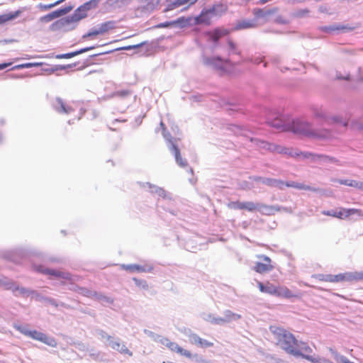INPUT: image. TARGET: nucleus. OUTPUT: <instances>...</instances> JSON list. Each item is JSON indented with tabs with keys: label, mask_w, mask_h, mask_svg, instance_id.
<instances>
[{
	"label": "nucleus",
	"mask_w": 363,
	"mask_h": 363,
	"mask_svg": "<svg viewBox=\"0 0 363 363\" xmlns=\"http://www.w3.org/2000/svg\"><path fill=\"white\" fill-rule=\"evenodd\" d=\"M172 150L174 152L175 159H176L177 164L183 167L187 166L186 160L182 158V157L180 155L179 149L178 148V147L176 145L172 144Z\"/></svg>",
	"instance_id": "nucleus-22"
},
{
	"label": "nucleus",
	"mask_w": 363,
	"mask_h": 363,
	"mask_svg": "<svg viewBox=\"0 0 363 363\" xmlns=\"http://www.w3.org/2000/svg\"><path fill=\"white\" fill-rule=\"evenodd\" d=\"M22 13V11L18 10L15 12L0 15V25L7 21L15 19L18 17Z\"/></svg>",
	"instance_id": "nucleus-20"
},
{
	"label": "nucleus",
	"mask_w": 363,
	"mask_h": 363,
	"mask_svg": "<svg viewBox=\"0 0 363 363\" xmlns=\"http://www.w3.org/2000/svg\"><path fill=\"white\" fill-rule=\"evenodd\" d=\"M285 185L288 187H293L297 189H303V190H308V191H315L316 189L314 188H312L309 186L301 184V183H296V182H291V183H286Z\"/></svg>",
	"instance_id": "nucleus-27"
},
{
	"label": "nucleus",
	"mask_w": 363,
	"mask_h": 363,
	"mask_svg": "<svg viewBox=\"0 0 363 363\" xmlns=\"http://www.w3.org/2000/svg\"><path fill=\"white\" fill-rule=\"evenodd\" d=\"M256 27V23L252 20L244 19L239 21L235 27L237 30L252 28Z\"/></svg>",
	"instance_id": "nucleus-23"
},
{
	"label": "nucleus",
	"mask_w": 363,
	"mask_h": 363,
	"mask_svg": "<svg viewBox=\"0 0 363 363\" xmlns=\"http://www.w3.org/2000/svg\"><path fill=\"white\" fill-rule=\"evenodd\" d=\"M138 47H139V45L133 46V48H138ZM130 48H132V47L128 46V47L125 48L124 49L125 50H130Z\"/></svg>",
	"instance_id": "nucleus-57"
},
{
	"label": "nucleus",
	"mask_w": 363,
	"mask_h": 363,
	"mask_svg": "<svg viewBox=\"0 0 363 363\" xmlns=\"http://www.w3.org/2000/svg\"><path fill=\"white\" fill-rule=\"evenodd\" d=\"M77 55H78L77 51H75V52H69V53H66V54H62V55H58L57 58H60V59H68V58L73 57H74V56H76Z\"/></svg>",
	"instance_id": "nucleus-39"
},
{
	"label": "nucleus",
	"mask_w": 363,
	"mask_h": 363,
	"mask_svg": "<svg viewBox=\"0 0 363 363\" xmlns=\"http://www.w3.org/2000/svg\"><path fill=\"white\" fill-rule=\"evenodd\" d=\"M357 214L359 216H363V213L361 210L357 208H341L339 211H335V215H333V217L337 218L339 219H343L347 218L352 215Z\"/></svg>",
	"instance_id": "nucleus-13"
},
{
	"label": "nucleus",
	"mask_w": 363,
	"mask_h": 363,
	"mask_svg": "<svg viewBox=\"0 0 363 363\" xmlns=\"http://www.w3.org/2000/svg\"><path fill=\"white\" fill-rule=\"evenodd\" d=\"M197 345L200 346L201 347H211L213 346V342H209L206 340H203L202 338H200V341L197 344Z\"/></svg>",
	"instance_id": "nucleus-37"
},
{
	"label": "nucleus",
	"mask_w": 363,
	"mask_h": 363,
	"mask_svg": "<svg viewBox=\"0 0 363 363\" xmlns=\"http://www.w3.org/2000/svg\"><path fill=\"white\" fill-rule=\"evenodd\" d=\"M79 291L83 296H87V297H93V296H96L97 295L96 291H91L85 288H80Z\"/></svg>",
	"instance_id": "nucleus-35"
},
{
	"label": "nucleus",
	"mask_w": 363,
	"mask_h": 363,
	"mask_svg": "<svg viewBox=\"0 0 363 363\" xmlns=\"http://www.w3.org/2000/svg\"><path fill=\"white\" fill-rule=\"evenodd\" d=\"M287 130L312 138H323L330 135L327 130H312L311 125L308 122L299 119L293 121L290 126L287 128Z\"/></svg>",
	"instance_id": "nucleus-2"
},
{
	"label": "nucleus",
	"mask_w": 363,
	"mask_h": 363,
	"mask_svg": "<svg viewBox=\"0 0 363 363\" xmlns=\"http://www.w3.org/2000/svg\"><path fill=\"white\" fill-rule=\"evenodd\" d=\"M11 65V63H2V64H0V70L4 69L8 67Z\"/></svg>",
	"instance_id": "nucleus-53"
},
{
	"label": "nucleus",
	"mask_w": 363,
	"mask_h": 363,
	"mask_svg": "<svg viewBox=\"0 0 363 363\" xmlns=\"http://www.w3.org/2000/svg\"><path fill=\"white\" fill-rule=\"evenodd\" d=\"M270 330L274 336L277 345L287 353L296 357H302L313 363L319 362L318 359L301 353L297 348L296 339L290 332L279 327H271Z\"/></svg>",
	"instance_id": "nucleus-1"
},
{
	"label": "nucleus",
	"mask_w": 363,
	"mask_h": 363,
	"mask_svg": "<svg viewBox=\"0 0 363 363\" xmlns=\"http://www.w3.org/2000/svg\"><path fill=\"white\" fill-rule=\"evenodd\" d=\"M225 320L226 322H229L233 320H238L241 318L240 315L234 313L230 311H226L225 312Z\"/></svg>",
	"instance_id": "nucleus-33"
},
{
	"label": "nucleus",
	"mask_w": 363,
	"mask_h": 363,
	"mask_svg": "<svg viewBox=\"0 0 363 363\" xmlns=\"http://www.w3.org/2000/svg\"><path fill=\"white\" fill-rule=\"evenodd\" d=\"M257 286L259 291L262 293H265L272 296H275L276 294L277 286L274 285L269 281H266L265 283L257 281Z\"/></svg>",
	"instance_id": "nucleus-16"
},
{
	"label": "nucleus",
	"mask_w": 363,
	"mask_h": 363,
	"mask_svg": "<svg viewBox=\"0 0 363 363\" xmlns=\"http://www.w3.org/2000/svg\"><path fill=\"white\" fill-rule=\"evenodd\" d=\"M309 13V10L307 9H301L296 12L295 16L296 17H303L307 16Z\"/></svg>",
	"instance_id": "nucleus-41"
},
{
	"label": "nucleus",
	"mask_w": 363,
	"mask_h": 363,
	"mask_svg": "<svg viewBox=\"0 0 363 363\" xmlns=\"http://www.w3.org/2000/svg\"><path fill=\"white\" fill-rule=\"evenodd\" d=\"M212 14L208 12V9L203 10L201 13L194 18V25L205 24L210 25L211 23Z\"/></svg>",
	"instance_id": "nucleus-14"
},
{
	"label": "nucleus",
	"mask_w": 363,
	"mask_h": 363,
	"mask_svg": "<svg viewBox=\"0 0 363 363\" xmlns=\"http://www.w3.org/2000/svg\"><path fill=\"white\" fill-rule=\"evenodd\" d=\"M101 0H90L78 7L72 16L73 21H79L87 16L89 10L97 7Z\"/></svg>",
	"instance_id": "nucleus-6"
},
{
	"label": "nucleus",
	"mask_w": 363,
	"mask_h": 363,
	"mask_svg": "<svg viewBox=\"0 0 363 363\" xmlns=\"http://www.w3.org/2000/svg\"><path fill=\"white\" fill-rule=\"evenodd\" d=\"M229 34V31L224 28L218 27L213 30L207 31L205 33V35L208 37V40L214 43H217L218 40Z\"/></svg>",
	"instance_id": "nucleus-10"
},
{
	"label": "nucleus",
	"mask_w": 363,
	"mask_h": 363,
	"mask_svg": "<svg viewBox=\"0 0 363 363\" xmlns=\"http://www.w3.org/2000/svg\"><path fill=\"white\" fill-rule=\"evenodd\" d=\"M338 182L340 184L352 186V187H355L359 189L363 190V182H357L355 180H347V179L342 180L341 179V180H339Z\"/></svg>",
	"instance_id": "nucleus-25"
},
{
	"label": "nucleus",
	"mask_w": 363,
	"mask_h": 363,
	"mask_svg": "<svg viewBox=\"0 0 363 363\" xmlns=\"http://www.w3.org/2000/svg\"><path fill=\"white\" fill-rule=\"evenodd\" d=\"M38 271H39L41 273L45 274H50V275H52V276H55V277H62L63 279H69V274H65L63 272H59V271H56V270H54V269L43 268L42 267H40L38 269Z\"/></svg>",
	"instance_id": "nucleus-18"
},
{
	"label": "nucleus",
	"mask_w": 363,
	"mask_h": 363,
	"mask_svg": "<svg viewBox=\"0 0 363 363\" xmlns=\"http://www.w3.org/2000/svg\"><path fill=\"white\" fill-rule=\"evenodd\" d=\"M160 126L162 128L163 131L166 130V126H165L164 123L162 121L160 122Z\"/></svg>",
	"instance_id": "nucleus-55"
},
{
	"label": "nucleus",
	"mask_w": 363,
	"mask_h": 363,
	"mask_svg": "<svg viewBox=\"0 0 363 363\" xmlns=\"http://www.w3.org/2000/svg\"><path fill=\"white\" fill-rule=\"evenodd\" d=\"M227 10L228 6L225 4H218L208 9V12H211L212 16H220L225 13Z\"/></svg>",
	"instance_id": "nucleus-17"
},
{
	"label": "nucleus",
	"mask_w": 363,
	"mask_h": 363,
	"mask_svg": "<svg viewBox=\"0 0 363 363\" xmlns=\"http://www.w3.org/2000/svg\"><path fill=\"white\" fill-rule=\"evenodd\" d=\"M263 183L267 184L269 186H278L279 188H281L284 184H285L282 181L275 179H271V178H267L263 181Z\"/></svg>",
	"instance_id": "nucleus-29"
},
{
	"label": "nucleus",
	"mask_w": 363,
	"mask_h": 363,
	"mask_svg": "<svg viewBox=\"0 0 363 363\" xmlns=\"http://www.w3.org/2000/svg\"><path fill=\"white\" fill-rule=\"evenodd\" d=\"M189 341L191 344L197 345V344L200 341L201 337L196 333H190L189 335Z\"/></svg>",
	"instance_id": "nucleus-36"
},
{
	"label": "nucleus",
	"mask_w": 363,
	"mask_h": 363,
	"mask_svg": "<svg viewBox=\"0 0 363 363\" xmlns=\"http://www.w3.org/2000/svg\"><path fill=\"white\" fill-rule=\"evenodd\" d=\"M323 214L328 216L333 217V215H335V211H323Z\"/></svg>",
	"instance_id": "nucleus-50"
},
{
	"label": "nucleus",
	"mask_w": 363,
	"mask_h": 363,
	"mask_svg": "<svg viewBox=\"0 0 363 363\" xmlns=\"http://www.w3.org/2000/svg\"><path fill=\"white\" fill-rule=\"evenodd\" d=\"M53 108L59 113L69 114L74 109L67 105L61 98H56L52 104Z\"/></svg>",
	"instance_id": "nucleus-12"
},
{
	"label": "nucleus",
	"mask_w": 363,
	"mask_h": 363,
	"mask_svg": "<svg viewBox=\"0 0 363 363\" xmlns=\"http://www.w3.org/2000/svg\"><path fill=\"white\" fill-rule=\"evenodd\" d=\"M32 66H33L32 63H26V64L21 65L19 67H23V68H29V67H31Z\"/></svg>",
	"instance_id": "nucleus-54"
},
{
	"label": "nucleus",
	"mask_w": 363,
	"mask_h": 363,
	"mask_svg": "<svg viewBox=\"0 0 363 363\" xmlns=\"http://www.w3.org/2000/svg\"><path fill=\"white\" fill-rule=\"evenodd\" d=\"M111 347L114 350H117L119 351L121 354H126L129 356L133 355V352H130L125 345L121 344L118 341H114L111 342Z\"/></svg>",
	"instance_id": "nucleus-24"
},
{
	"label": "nucleus",
	"mask_w": 363,
	"mask_h": 363,
	"mask_svg": "<svg viewBox=\"0 0 363 363\" xmlns=\"http://www.w3.org/2000/svg\"><path fill=\"white\" fill-rule=\"evenodd\" d=\"M279 11L278 8H273L272 9L267 10L266 12H264V11L262 9H253V14L256 17H262L264 15H272L275 13H277Z\"/></svg>",
	"instance_id": "nucleus-26"
},
{
	"label": "nucleus",
	"mask_w": 363,
	"mask_h": 363,
	"mask_svg": "<svg viewBox=\"0 0 363 363\" xmlns=\"http://www.w3.org/2000/svg\"><path fill=\"white\" fill-rule=\"evenodd\" d=\"M194 18L191 16L189 17H180L177 20L174 21V26L179 25L182 28L186 27L188 26L194 25Z\"/></svg>",
	"instance_id": "nucleus-21"
},
{
	"label": "nucleus",
	"mask_w": 363,
	"mask_h": 363,
	"mask_svg": "<svg viewBox=\"0 0 363 363\" xmlns=\"http://www.w3.org/2000/svg\"><path fill=\"white\" fill-rule=\"evenodd\" d=\"M115 27V23L113 21H107L101 23L98 28L99 30V33L104 34L108 30L113 29Z\"/></svg>",
	"instance_id": "nucleus-28"
},
{
	"label": "nucleus",
	"mask_w": 363,
	"mask_h": 363,
	"mask_svg": "<svg viewBox=\"0 0 363 363\" xmlns=\"http://www.w3.org/2000/svg\"><path fill=\"white\" fill-rule=\"evenodd\" d=\"M228 207L233 210H246L250 212L255 211H265L268 214H272L275 211H279V208L272 206L255 203L252 201L240 202L231 201L228 203Z\"/></svg>",
	"instance_id": "nucleus-3"
},
{
	"label": "nucleus",
	"mask_w": 363,
	"mask_h": 363,
	"mask_svg": "<svg viewBox=\"0 0 363 363\" xmlns=\"http://www.w3.org/2000/svg\"><path fill=\"white\" fill-rule=\"evenodd\" d=\"M322 30L325 32H332L335 30H352V28L345 26H330V27H324Z\"/></svg>",
	"instance_id": "nucleus-31"
},
{
	"label": "nucleus",
	"mask_w": 363,
	"mask_h": 363,
	"mask_svg": "<svg viewBox=\"0 0 363 363\" xmlns=\"http://www.w3.org/2000/svg\"><path fill=\"white\" fill-rule=\"evenodd\" d=\"M56 17H57V14L55 12H52L41 17L40 20L41 21L49 22Z\"/></svg>",
	"instance_id": "nucleus-38"
},
{
	"label": "nucleus",
	"mask_w": 363,
	"mask_h": 363,
	"mask_svg": "<svg viewBox=\"0 0 363 363\" xmlns=\"http://www.w3.org/2000/svg\"><path fill=\"white\" fill-rule=\"evenodd\" d=\"M15 291H18L19 294H21L22 295L29 294L28 290H27L26 289L23 288V287L20 288V287L17 286V287H16Z\"/></svg>",
	"instance_id": "nucleus-45"
},
{
	"label": "nucleus",
	"mask_w": 363,
	"mask_h": 363,
	"mask_svg": "<svg viewBox=\"0 0 363 363\" xmlns=\"http://www.w3.org/2000/svg\"><path fill=\"white\" fill-rule=\"evenodd\" d=\"M64 0H60V1H57L56 3L55 4H50V5H45L43 6V9H51L52 7L55 6V5L62 2Z\"/></svg>",
	"instance_id": "nucleus-49"
},
{
	"label": "nucleus",
	"mask_w": 363,
	"mask_h": 363,
	"mask_svg": "<svg viewBox=\"0 0 363 363\" xmlns=\"http://www.w3.org/2000/svg\"><path fill=\"white\" fill-rule=\"evenodd\" d=\"M132 94V91L130 90L124 89V90H118L113 93V96L119 98H125Z\"/></svg>",
	"instance_id": "nucleus-34"
},
{
	"label": "nucleus",
	"mask_w": 363,
	"mask_h": 363,
	"mask_svg": "<svg viewBox=\"0 0 363 363\" xmlns=\"http://www.w3.org/2000/svg\"><path fill=\"white\" fill-rule=\"evenodd\" d=\"M251 141L253 142L257 147L262 151L291 155V152L289 150L288 148L279 146L278 145L269 143L268 142L257 138L251 139Z\"/></svg>",
	"instance_id": "nucleus-5"
},
{
	"label": "nucleus",
	"mask_w": 363,
	"mask_h": 363,
	"mask_svg": "<svg viewBox=\"0 0 363 363\" xmlns=\"http://www.w3.org/2000/svg\"><path fill=\"white\" fill-rule=\"evenodd\" d=\"M228 44L229 48H230V49L231 50L235 51L236 45H235V44L231 40H228Z\"/></svg>",
	"instance_id": "nucleus-48"
},
{
	"label": "nucleus",
	"mask_w": 363,
	"mask_h": 363,
	"mask_svg": "<svg viewBox=\"0 0 363 363\" xmlns=\"http://www.w3.org/2000/svg\"><path fill=\"white\" fill-rule=\"evenodd\" d=\"M259 258L262 259L264 262H257L254 267V270L259 274L266 273L273 269L274 267L272 264L271 259L265 255L258 256Z\"/></svg>",
	"instance_id": "nucleus-11"
},
{
	"label": "nucleus",
	"mask_w": 363,
	"mask_h": 363,
	"mask_svg": "<svg viewBox=\"0 0 363 363\" xmlns=\"http://www.w3.org/2000/svg\"><path fill=\"white\" fill-rule=\"evenodd\" d=\"M122 268L126 271L129 272H145V269L144 267L138 265V264H128V265H123Z\"/></svg>",
	"instance_id": "nucleus-30"
},
{
	"label": "nucleus",
	"mask_w": 363,
	"mask_h": 363,
	"mask_svg": "<svg viewBox=\"0 0 363 363\" xmlns=\"http://www.w3.org/2000/svg\"><path fill=\"white\" fill-rule=\"evenodd\" d=\"M319 280L325 282H352L363 280V272H345L333 274H321L319 275Z\"/></svg>",
	"instance_id": "nucleus-4"
},
{
	"label": "nucleus",
	"mask_w": 363,
	"mask_h": 363,
	"mask_svg": "<svg viewBox=\"0 0 363 363\" xmlns=\"http://www.w3.org/2000/svg\"><path fill=\"white\" fill-rule=\"evenodd\" d=\"M101 35V33H99V28L97 29H94V30H92L91 31H90L89 33H88L86 35H84V37H90V36H96V35Z\"/></svg>",
	"instance_id": "nucleus-43"
},
{
	"label": "nucleus",
	"mask_w": 363,
	"mask_h": 363,
	"mask_svg": "<svg viewBox=\"0 0 363 363\" xmlns=\"http://www.w3.org/2000/svg\"><path fill=\"white\" fill-rule=\"evenodd\" d=\"M197 1V0H179V1H177V5H182V4H187V3H189L190 4H193L194 3H196Z\"/></svg>",
	"instance_id": "nucleus-44"
},
{
	"label": "nucleus",
	"mask_w": 363,
	"mask_h": 363,
	"mask_svg": "<svg viewBox=\"0 0 363 363\" xmlns=\"http://www.w3.org/2000/svg\"><path fill=\"white\" fill-rule=\"evenodd\" d=\"M225 320V318H216L215 320V323H218V324H220V323H226Z\"/></svg>",
	"instance_id": "nucleus-52"
},
{
	"label": "nucleus",
	"mask_w": 363,
	"mask_h": 363,
	"mask_svg": "<svg viewBox=\"0 0 363 363\" xmlns=\"http://www.w3.org/2000/svg\"><path fill=\"white\" fill-rule=\"evenodd\" d=\"M276 22L278 23H281V24H286V23H288V21L286 20L285 18H284L281 16L277 17V19H276Z\"/></svg>",
	"instance_id": "nucleus-47"
},
{
	"label": "nucleus",
	"mask_w": 363,
	"mask_h": 363,
	"mask_svg": "<svg viewBox=\"0 0 363 363\" xmlns=\"http://www.w3.org/2000/svg\"><path fill=\"white\" fill-rule=\"evenodd\" d=\"M114 121H121V122L125 123V122H126V121H127V120H126V119H123V120L120 121V120H118V119H115V120H114Z\"/></svg>",
	"instance_id": "nucleus-58"
},
{
	"label": "nucleus",
	"mask_w": 363,
	"mask_h": 363,
	"mask_svg": "<svg viewBox=\"0 0 363 363\" xmlns=\"http://www.w3.org/2000/svg\"><path fill=\"white\" fill-rule=\"evenodd\" d=\"M93 48H94V47H89V48H85L81 49L77 51L78 55L82 54L85 52H87V51H89V50H92Z\"/></svg>",
	"instance_id": "nucleus-51"
},
{
	"label": "nucleus",
	"mask_w": 363,
	"mask_h": 363,
	"mask_svg": "<svg viewBox=\"0 0 363 363\" xmlns=\"http://www.w3.org/2000/svg\"><path fill=\"white\" fill-rule=\"evenodd\" d=\"M165 346L167 348H169L171 351L179 353L180 354L186 357L191 358L192 357V354L190 351L183 349L176 342L166 340Z\"/></svg>",
	"instance_id": "nucleus-15"
},
{
	"label": "nucleus",
	"mask_w": 363,
	"mask_h": 363,
	"mask_svg": "<svg viewBox=\"0 0 363 363\" xmlns=\"http://www.w3.org/2000/svg\"><path fill=\"white\" fill-rule=\"evenodd\" d=\"M275 296L286 299L299 298H301V294L294 293L291 289L284 285H278L277 286Z\"/></svg>",
	"instance_id": "nucleus-9"
},
{
	"label": "nucleus",
	"mask_w": 363,
	"mask_h": 363,
	"mask_svg": "<svg viewBox=\"0 0 363 363\" xmlns=\"http://www.w3.org/2000/svg\"><path fill=\"white\" fill-rule=\"evenodd\" d=\"M155 192L160 196L162 197H165L166 196V192L165 191L162 189V188H157L156 190H155Z\"/></svg>",
	"instance_id": "nucleus-46"
},
{
	"label": "nucleus",
	"mask_w": 363,
	"mask_h": 363,
	"mask_svg": "<svg viewBox=\"0 0 363 363\" xmlns=\"http://www.w3.org/2000/svg\"><path fill=\"white\" fill-rule=\"evenodd\" d=\"M313 113L317 119H323L327 124L333 123H341L344 127L347 125V121H340L337 118L334 117L333 118H325V113H323L321 108L315 106L312 108Z\"/></svg>",
	"instance_id": "nucleus-8"
},
{
	"label": "nucleus",
	"mask_w": 363,
	"mask_h": 363,
	"mask_svg": "<svg viewBox=\"0 0 363 363\" xmlns=\"http://www.w3.org/2000/svg\"><path fill=\"white\" fill-rule=\"evenodd\" d=\"M133 281H135L136 285L138 286L139 287H143V289L148 288V286H147L146 281L144 280H139V279L134 278Z\"/></svg>",
	"instance_id": "nucleus-40"
},
{
	"label": "nucleus",
	"mask_w": 363,
	"mask_h": 363,
	"mask_svg": "<svg viewBox=\"0 0 363 363\" xmlns=\"http://www.w3.org/2000/svg\"><path fill=\"white\" fill-rule=\"evenodd\" d=\"M268 1H269V0H259V4H264Z\"/></svg>",
	"instance_id": "nucleus-56"
},
{
	"label": "nucleus",
	"mask_w": 363,
	"mask_h": 363,
	"mask_svg": "<svg viewBox=\"0 0 363 363\" xmlns=\"http://www.w3.org/2000/svg\"><path fill=\"white\" fill-rule=\"evenodd\" d=\"M174 26V21H169V22H165V23H160L156 27L162 28H167V27H169V26Z\"/></svg>",
	"instance_id": "nucleus-42"
},
{
	"label": "nucleus",
	"mask_w": 363,
	"mask_h": 363,
	"mask_svg": "<svg viewBox=\"0 0 363 363\" xmlns=\"http://www.w3.org/2000/svg\"><path fill=\"white\" fill-rule=\"evenodd\" d=\"M26 335L30 337L34 340H39L48 345L55 347L56 346V341L55 339L48 337L45 334L38 332L37 330H29L23 333Z\"/></svg>",
	"instance_id": "nucleus-7"
},
{
	"label": "nucleus",
	"mask_w": 363,
	"mask_h": 363,
	"mask_svg": "<svg viewBox=\"0 0 363 363\" xmlns=\"http://www.w3.org/2000/svg\"><path fill=\"white\" fill-rule=\"evenodd\" d=\"M130 0H107L106 4L111 7H120L126 4Z\"/></svg>",
	"instance_id": "nucleus-32"
},
{
	"label": "nucleus",
	"mask_w": 363,
	"mask_h": 363,
	"mask_svg": "<svg viewBox=\"0 0 363 363\" xmlns=\"http://www.w3.org/2000/svg\"><path fill=\"white\" fill-rule=\"evenodd\" d=\"M143 8L147 11H152L160 4V0H139Z\"/></svg>",
	"instance_id": "nucleus-19"
}]
</instances>
